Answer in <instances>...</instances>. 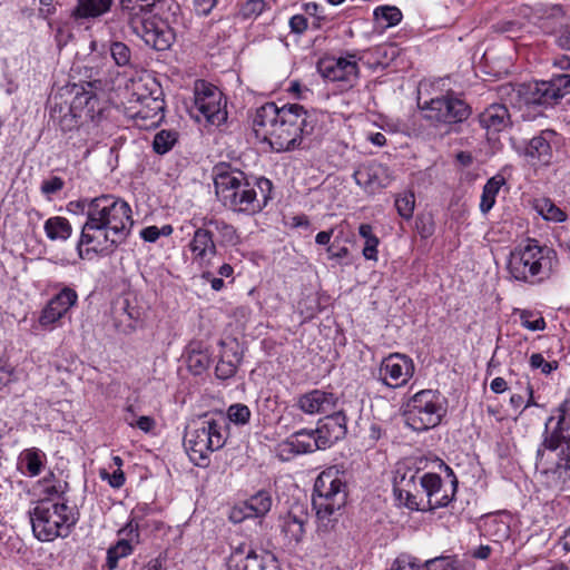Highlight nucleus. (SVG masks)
I'll return each instance as SVG.
<instances>
[{"mask_svg":"<svg viewBox=\"0 0 570 570\" xmlns=\"http://www.w3.org/2000/svg\"><path fill=\"white\" fill-rule=\"evenodd\" d=\"M177 13L178 11H170L167 16L166 13L148 16L142 19L136 30L131 31L153 49L167 50L175 41V32L170 23L175 20Z\"/></svg>","mask_w":570,"mask_h":570,"instance_id":"nucleus-13","label":"nucleus"},{"mask_svg":"<svg viewBox=\"0 0 570 570\" xmlns=\"http://www.w3.org/2000/svg\"><path fill=\"white\" fill-rule=\"evenodd\" d=\"M115 0H77L71 16L76 20H96L111 11Z\"/></svg>","mask_w":570,"mask_h":570,"instance_id":"nucleus-29","label":"nucleus"},{"mask_svg":"<svg viewBox=\"0 0 570 570\" xmlns=\"http://www.w3.org/2000/svg\"><path fill=\"white\" fill-rule=\"evenodd\" d=\"M255 518L266 515L273 504V498L269 492L262 490L246 500Z\"/></svg>","mask_w":570,"mask_h":570,"instance_id":"nucleus-40","label":"nucleus"},{"mask_svg":"<svg viewBox=\"0 0 570 570\" xmlns=\"http://www.w3.org/2000/svg\"><path fill=\"white\" fill-rule=\"evenodd\" d=\"M23 461H26V468L31 476H36L41 472L42 460L39 450L30 449L23 453Z\"/></svg>","mask_w":570,"mask_h":570,"instance_id":"nucleus-51","label":"nucleus"},{"mask_svg":"<svg viewBox=\"0 0 570 570\" xmlns=\"http://www.w3.org/2000/svg\"><path fill=\"white\" fill-rule=\"evenodd\" d=\"M537 209L547 220L563 222L566 219V214L549 199H542L537 205Z\"/></svg>","mask_w":570,"mask_h":570,"instance_id":"nucleus-46","label":"nucleus"},{"mask_svg":"<svg viewBox=\"0 0 570 570\" xmlns=\"http://www.w3.org/2000/svg\"><path fill=\"white\" fill-rule=\"evenodd\" d=\"M548 85L553 98L557 104L566 95L570 94V75H558L548 80Z\"/></svg>","mask_w":570,"mask_h":570,"instance_id":"nucleus-44","label":"nucleus"},{"mask_svg":"<svg viewBox=\"0 0 570 570\" xmlns=\"http://www.w3.org/2000/svg\"><path fill=\"white\" fill-rule=\"evenodd\" d=\"M480 124L488 130L500 132L510 125V114L508 108L501 104L489 106L480 115Z\"/></svg>","mask_w":570,"mask_h":570,"instance_id":"nucleus-32","label":"nucleus"},{"mask_svg":"<svg viewBox=\"0 0 570 570\" xmlns=\"http://www.w3.org/2000/svg\"><path fill=\"white\" fill-rule=\"evenodd\" d=\"M529 362L532 370H540L543 374H550L553 370L557 368V362L546 361L540 353H533L530 356Z\"/></svg>","mask_w":570,"mask_h":570,"instance_id":"nucleus-55","label":"nucleus"},{"mask_svg":"<svg viewBox=\"0 0 570 570\" xmlns=\"http://www.w3.org/2000/svg\"><path fill=\"white\" fill-rule=\"evenodd\" d=\"M374 17L386 21L385 27H393L401 21L402 12L396 7H380L374 10Z\"/></svg>","mask_w":570,"mask_h":570,"instance_id":"nucleus-49","label":"nucleus"},{"mask_svg":"<svg viewBox=\"0 0 570 570\" xmlns=\"http://www.w3.org/2000/svg\"><path fill=\"white\" fill-rule=\"evenodd\" d=\"M415 206V198L412 193H405L403 195H399L395 198V207L399 215L405 219H410L413 215Z\"/></svg>","mask_w":570,"mask_h":570,"instance_id":"nucleus-48","label":"nucleus"},{"mask_svg":"<svg viewBox=\"0 0 570 570\" xmlns=\"http://www.w3.org/2000/svg\"><path fill=\"white\" fill-rule=\"evenodd\" d=\"M226 420L205 416L187 428L184 444L190 460L199 466L206 464L209 453L222 449L227 440Z\"/></svg>","mask_w":570,"mask_h":570,"instance_id":"nucleus-6","label":"nucleus"},{"mask_svg":"<svg viewBox=\"0 0 570 570\" xmlns=\"http://www.w3.org/2000/svg\"><path fill=\"white\" fill-rule=\"evenodd\" d=\"M554 257L553 249L529 240L510 253L508 271L515 281L535 284L549 276Z\"/></svg>","mask_w":570,"mask_h":570,"instance_id":"nucleus-4","label":"nucleus"},{"mask_svg":"<svg viewBox=\"0 0 570 570\" xmlns=\"http://www.w3.org/2000/svg\"><path fill=\"white\" fill-rule=\"evenodd\" d=\"M140 236L145 242L154 243L159 238L157 226H148L140 232Z\"/></svg>","mask_w":570,"mask_h":570,"instance_id":"nucleus-63","label":"nucleus"},{"mask_svg":"<svg viewBox=\"0 0 570 570\" xmlns=\"http://www.w3.org/2000/svg\"><path fill=\"white\" fill-rule=\"evenodd\" d=\"M222 91L206 82L197 81L195 85V107L200 115L212 125H220L227 118V112L222 106Z\"/></svg>","mask_w":570,"mask_h":570,"instance_id":"nucleus-15","label":"nucleus"},{"mask_svg":"<svg viewBox=\"0 0 570 570\" xmlns=\"http://www.w3.org/2000/svg\"><path fill=\"white\" fill-rule=\"evenodd\" d=\"M503 184L504 179L499 176L492 177L487 181L483 187L480 202V209L483 214H487L491 210L495 203V197Z\"/></svg>","mask_w":570,"mask_h":570,"instance_id":"nucleus-39","label":"nucleus"},{"mask_svg":"<svg viewBox=\"0 0 570 570\" xmlns=\"http://www.w3.org/2000/svg\"><path fill=\"white\" fill-rule=\"evenodd\" d=\"M96 100V96L91 91L81 88L77 91L69 107V112L73 118L81 117V110L89 107Z\"/></svg>","mask_w":570,"mask_h":570,"instance_id":"nucleus-45","label":"nucleus"},{"mask_svg":"<svg viewBox=\"0 0 570 570\" xmlns=\"http://www.w3.org/2000/svg\"><path fill=\"white\" fill-rule=\"evenodd\" d=\"M353 177L358 186L373 191L385 185L386 168L379 163L370 161L358 166Z\"/></svg>","mask_w":570,"mask_h":570,"instance_id":"nucleus-28","label":"nucleus"},{"mask_svg":"<svg viewBox=\"0 0 570 570\" xmlns=\"http://www.w3.org/2000/svg\"><path fill=\"white\" fill-rule=\"evenodd\" d=\"M556 137L553 130H543L540 135L533 137L524 149V156L533 165L547 166L552 159L551 141Z\"/></svg>","mask_w":570,"mask_h":570,"instance_id":"nucleus-25","label":"nucleus"},{"mask_svg":"<svg viewBox=\"0 0 570 570\" xmlns=\"http://www.w3.org/2000/svg\"><path fill=\"white\" fill-rule=\"evenodd\" d=\"M338 402V396L332 392L323 390H313L297 400V406L306 414H325L334 411Z\"/></svg>","mask_w":570,"mask_h":570,"instance_id":"nucleus-23","label":"nucleus"},{"mask_svg":"<svg viewBox=\"0 0 570 570\" xmlns=\"http://www.w3.org/2000/svg\"><path fill=\"white\" fill-rule=\"evenodd\" d=\"M137 101L139 102V108L135 114L137 119L149 120L148 126H156L163 120L165 109L163 99L150 94L148 96H139Z\"/></svg>","mask_w":570,"mask_h":570,"instance_id":"nucleus-30","label":"nucleus"},{"mask_svg":"<svg viewBox=\"0 0 570 570\" xmlns=\"http://www.w3.org/2000/svg\"><path fill=\"white\" fill-rule=\"evenodd\" d=\"M519 315L521 325L529 331H543L546 328V321L540 313L530 309H515Z\"/></svg>","mask_w":570,"mask_h":570,"instance_id":"nucleus-43","label":"nucleus"},{"mask_svg":"<svg viewBox=\"0 0 570 570\" xmlns=\"http://www.w3.org/2000/svg\"><path fill=\"white\" fill-rule=\"evenodd\" d=\"M219 361L215 368V374L219 380H227L236 374L237 367L242 361V353L238 351L237 342L220 341Z\"/></svg>","mask_w":570,"mask_h":570,"instance_id":"nucleus-27","label":"nucleus"},{"mask_svg":"<svg viewBox=\"0 0 570 570\" xmlns=\"http://www.w3.org/2000/svg\"><path fill=\"white\" fill-rule=\"evenodd\" d=\"M527 394L529 396L528 401L524 403V399L521 394H513L511 397H510V402L511 404L514 406V407H520V406H524V407H529L531 405L534 404L533 402V390H532V386L530 384H528L527 386Z\"/></svg>","mask_w":570,"mask_h":570,"instance_id":"nucleus-59","label":"nucleus"},{"mask_svg":"<svg viewBox=\"0 0 570 570\" xmlns=\"http://www.w3.org/2000/svg\"><path fill=\"white\" fill-rule=\"evenodd\" d=\"M558 45L563 49L570 50V26H566L560 30Z\"/></svg>","mask_w":570,"mask_h":570,"instance_id":"nucleus-64","label":"nucleus"},{"mask_svg":"<svg viewBox=\"0 0 570 570\" xmlns=\"http://www.w3.org/2000/svg\"><path fill=\"white\" fill-rule=\"evenodd\" d=\"M292 32L303 33L307 28V19L303 14H295L289 19Z\"/></svg>","mask_w":570,"mask_h":570,"instance_id":"nucleus-60","label":"nucleus"},{"mask_svg":"<svg viewBox=\"0 0 570 570\" xmlns=\"http://www.w3.org/2000/svg\"><path fill=\"white\" fill-rule=\"evenodd\" d=\"M320 438L321 446H331L343 439L347 432L346 416L342 411L326 415L321 425L315 430Z\"/></svg>","mask_w":570,"mask_h":570,"instance_id":"nucleus-26","label":"nucleus"},{"mask_svg":"<svg viewBox=\"0 0 570 570\" xmlns=\"http://www.w3.org/2000/svg\"><path fill=\"white\" fill-rule=\"evenodd\" d=\"M210 364V355L207 350H203L200 345L190 346L187 353V366L189 371L199 375L204 373Z\"/></svg>","mask_w":570,"mask_h":570,"instance_id":"nucleus-37","label":"nucleus"},{"mask_svg":"<svg viewBox=\"0 0 570 570\" xmlns=\"http://www.w3.org/2000/svg\"><path fill=\"white\" fill-rule=\"evenodd\" d=\"M570 402L563 403L558 412V421L552 426L554 416L546 422L543 440L537 450V468L546 473L557 474L564 483H570Z\"/></svg>","mask_w":570,"mask_h":570,"instance_id":"nucleus-2","label":"nucleus"},{"mask_svg":"<svg viewBox=\"0 0 570 570\" xmlns=\"http://www.w3.org/2000/svg\"><path fill=\"white\" fill-rule=\"evenodd\" d=\"M202 225L213 230V234L217 233V243L222 246H235L239 243L236 228L223 219L215 216H204L202 217Z\"/></svg>","mask_w":570,"mask_h":570,"instance_id":"nucleus-33","label":"nucleus"},{"mask_svg":"<svg viewBox=\"0 0 570 570\" xmlns=\"http://www.w3.org/2000/svg\"><path fill=\"white\" fill-rule=\"evenodd\" d=\"M132 552L130 542L126 539L119 540L116 544L107 550V567L108 570H114L118 566L121 558L128 557Z\"/></svg>","mask_w":570,"mask_h":570,"instance_id":"nucleus-41","label":"nucleus"},{"mask_svg":"<svg viewBox=\"0 0 570 570\" xmlns=\"http://www.w3.org/2000/svg\"><path fill=\"white\" fill-rule=\"evenodd\" d=\"M313 505L316 509L317 531L328 532L334 528L335 513L346 503V484L336 468L324 470L316 479Z\"/></svg>","mask_w":570,"mask_h":570,"instance_id":"nucleus-3","label":"nucleus"},{"mask_svg":"<svg viewBox=\"0 0 570 570\" xmlns=\"http://www.w3.org/2000/svg\"><path fill=\"white\" fill-rule=\"evenodd\" d=\"M39 489L40 493L45 495L42 500L52 501L53 498H59L67 491L68 483L57 479L56 475L50 472L47 476L39 481Z\"/></svg>","mask_w":570,"mask_h":570,"instance_id":"nucleus-38","label":"nucleus"},{"mask_svg":"<svg viewBox=\"0 0 570 570\" xmlns=\"http://www.w3.org/2000/svg\"><path fill=\"white\" fill-rule=\"evenodd\" d=\"M317 71L330 81H341L352 85L358 77V67L355 55L347 57L323 58L317 62Z\"/></svg>","mask_w":570,"mask_h":570,"instance_id":"nucleus-18","label":"nucleus"},{"mask_svg":"<svg viewBox=\"0 0 570 570\" xmlns=\"http://www.w3.org/2000/svg\"><path fill=\"white\" fill-rule=\"evenodd\" d=\"M320 438L316 431H299L292 435V438L283 444L284 451L291 453H309L320 449Z\"/></svg>","mask_w":570,"mask_h":570,"instance_id":"nucleus-34","label":"nucleus"},{"mask_svg":"<svg viewBox=\"0 0 570 570\" xmlns=\"http://www.w3.org/2000/svg\"><path fill=\"white\" fill-rule=\"evenodd\" d=\"M33 535L41 542H51L69 535L77 518L65 502L40 500L29 511Z\"/></svg>","mask_w":570,"mask_h":570,"instance_id":"nucleus-5","label":"nucleus"},{"mask_svg":"<svg viewBox=\"0 0 570 570\" xmlns=\"http://www.w3.org/2000/svg\"><path fill=\"white\" fill-rule=\"evenodd\" d=\"M88 216L112 230L116 242H125L134 225L129 204L111 195L92 198Z\"/></svg>","mask_w":570,"mask_h":570,"instance_id":"nucleus-8","label":"nucleus"},{"mask_svg":"<svg viewBox=\"0 0 570 570\" xmlns=\"http://www.w3.org/2000/svg\"><path fill=\"white\" fill-rule=\"evenodd\" d=\"M135 320L136 316L134 311L130 309L127 299L122 301L119 306L114 308V322L118 332L124 334L131 333L136 328Z\"/></svg>","mask_w":570,"mask_h":570,"instance_id":"nucleus-35","label":"nucleus"},{"mask_svg":"<svg viewBox=\"0 0 570 570\" xmlns=\"http://www.w3.org/2000/svg\"><path fill=\"white\" fill-rule=\"evenodd\" d=\"M271 191L272 183L267 178L261 177L254 181L245 178L244 184H240L239 189L237 188L224 205L235 212L254 214L266 205Z\"/></svg>","mask_w":570,"mask_h":570,"instance_id":"nucleus-12","label":"nucleus"},{"mask_svg":"<svg viewBox=\"0 0 570 570\" xmlns=\"http://www.w3.org/2000/svg\"><path fill=\"white\" fill-rule=\"evenodd\" d=\"M379 238L376 236L365 240L364 248H363V256L366 259H373L377 261V246H379Z\"/></svg>","mask_w":570,"mask_h":570,"instance_id":"nucleus-58","label":"nucleus"},{"mask_svg":"<svg viewBox=\"0 0 570 570\" xmlns=\"http://www.w3.org/2000/svg\"><path fill=\"white\" fill-rule=\"evenodd\" d=\"M112 230L105 227L96 218L88 216L82 226L80 239L78 242L79 256L82 257L81 246H90L95 253H111L122 242H116L111 235ZM89 248L87 249V252Z\"/></svg>","mask_w":570,"mask_h":570,"instance_id":"nucleus-16","label":"nucleus"},{"mask_svg":"<svg viewBox=\"0 0 570 570\" xmlns=\"http://www.w3.org/2000/svg\"><path fill=\"white\" fill-rule=\"evenodd\" d=\"M90 205H91V199H88V198H83V199H80V200H76V202H70L68 204V209L70 212H81V213H86V215L88 216V213H89V209H90Z\"/></svg>","mask_w":570,"mask_h":570,"instance_id":"nucleus-62","label":"nucleus"},{"mask_svg":"<svg viewBox=\"0 0 570 570\" xmlns=\"http://www.w3.org/2000/svg\"><path fill=\"white\" fill-rule=\"evenodd\" d=\"M170 11H179V4L175 0H118L105 24L112 35H117L126 28L136 30L148 16H167Z\"/></svg>","mask_w":570,"mask_h":570,"instance_id":"nucleus-7","label":"nucleus"},{"mask_svg":"<svg viewBox=\"0 0 570 570\" xmlns=\"http://www.w3.org/2000/svg\"><path fill=\"white\" fill-rule=\"evenodd\" d=\"M228 570H278L273 560L258 556L250 546L240 543L233 548L227 560Z\"/></svg>","mask_w":570,"mask_h":570,"instance_id":"nucleus-20","label":"nucleus"},{"mask_svg":"<svg viewBox=\"0 0 570 570\" xmlns=\"http://www.w3.org/2000/svg\"><path fill=\"white\" fill-rule=\"evenodd\" d=\"M445 414L444 400L440 392L422 390L405 404L406 424L414 431H426L440 424Z\"/></svg>","mask_w":570,"mask_h":570,"instance_id":"nucleus-9","label":"nucleus"},{"mask_svg":"<svg viewBox=\"0 0 570 570\" xmlns=\"http://www.w3.org/2000/svg\"><path fill=\"white\" fill-rule=\"evenodd\" d=\"M414 363L404 354L394 353L385 357L379 368L380 380L389 387H401L413 376Z\"/></svg>","mask_w":570,"mask_h":570,"instance_id":"nucleus-17","label":"nucleus"},{"mask_svg":"<svg viewBox=\"0 0 570 570\" xmlns=\"http://www.w3.org/2000/svg\"><path fill=\"white\" fill-rule=\"evenodd\" d=\"M307 520V513L301 512L299 514H295L293 511L279 518L281 531L289 543H298L302 541Z\"/></svg>","mask_w":570,"mask_h":570,"instance_id":"nucleus-31","label":"nucleus"},{"mask_svg":"<svg viewBox=\"0 0 570 570\" xmlns=\"http://www.w3.org/2000/svg\"><path fill=\"white\" fill-rule=\"evenodd\" d=\"M45 232L51 240H67L72 233V227L67 218L55 216L46 220Z\"/></svg>","mask_w":570,"mask_h":570,"instance_id":"nucleus-36","label":"nucleus"},{"mask_svg":"<svg viewBox=\"0 0 570 570\" xmlns=\"http://www.w3.org/2000/svg\"><path fill=\"white\" fill-rule=\"evenodd\" d=\"M178 132L175 130L163 129L158 131L153 140L154 151L158 155H165L177 142Z\"/></svg>","mask_w":570,"mask_h":570,"instance_id":"nucleus-42","label":"nucleus"},{"mask_svg":"<svg viewBox=\"0 0 570 570\" xmlns=\"http://www.w3.org/2000/svg\"><path fill=\"white\" fill-rule=\"evenodd\" d=\"M426 570H454L455 560L454 558L446 557H438L425 561Z\"/></svg>","mask_w":570,"mask_h":570,"instance_id":"nucleus-56","label":"nucleus"},{"mask_svg":"<svg viewBox=\"0 0 570 570\" xmlns=\"http://www.w3.org/2000/svg\"><path fill=\"white\" fill-rule=\"evenodd\" d=\"M420 468L411 459L396 464L393 478V491L400 503L416 511H424V489L419 476Z\"/></svg>","mask_w":570,"mask_h":570,"instance_id":"nucleus-10","label":"nucleus"},{"mask_svg":"<svg viewBox=\"0 0 570 570\" xmlns=\"http://www.w3.org/2000/svg\"><path fill=\"white\" fill-rule=\"evenodd\" d=\"M420 481L424 489L425 510H435L448 505L456 491L458 481L455 478L452 481L451 494L443 490L442 479L439 474L425 473L420 478Z\"/></svg>","mask_w":570,"mask_h":570,"instance_id":"nucleus-21","label":"nucleus"},{"mask_svg":"<svg viewBox=\"0 0 570 570\" xmlns=\"http://www.w3.org/2000/svg\"><path fill=\"white\" fill-rule=\"evenodd\" d=\"M255 518L247 501H243L230 509L229 520L233 523H240L245 519Z\"/></svg>","mask_w":570,"mask_h":570,"instance_id":"nucleus-53","label":"nucleus"},{"mask_svg":"<svg viewBox=\"0 0 570 570\" xmlns=\"http://www.w3.org/2000/svg\"><path fill=\"white\" fill-rule=\"evenodd\" d=\"M127 415L125 416V421L132 428H138L139 430L148 433L155 428V420L151 416L142 415L139 416L136 421H134L135 413L131 405L126 409Z\"/></svg>","mask_w":570,"mask_h":570,"instance_id":"nucleus-47","label":"nucleus"},{"mask_svg":"<svg viewBox=\"0 0 570 570\" xmlns=\"http://www.w3.org/2000/svg\"><path fill=\"white\" fill-rule=\"evenodd\" d=\"M214 185L216 195L223 204L232 197V194L244 184L245 174L239 169L232 168L228 164H218L214 167Z\"/></svg>","mask_w":570,"mask_h":570,"instance_id":"nucleus-22","label":"nucleus"},{"mask_svg":"<svg viewBox=\"0 0 570 570\" xmlns=\"http://www.w3.org/2000/svg\"><path fill=\"white\" fill-rule=\"evenodd\" d=\"M110 53L116 65L125 67L130 63L131 52L129 47L120 41H115L110 45Z\"/></svg>","mask_w":570,"mask_h":570,"instance_id":"nucleus-50","label":"nucleus"},{"mask_svg":"<svg viewBox=\"0 0 570 570\" xmlns=\"http://www.w3.org/2000/svg\"><path fill=\"white\" fill-rule=\"evenodd\" d=\"M63 186H65V181L62 180V178H60L58 176H53V177L42 181L41 191L45 195L55 194V193L61 190L63 188Z\"/></svg>","mask_w":570,"mask_h":570,"instance_id":"nucleus-57","label":"nucleus"},{"mask_svg":"<svg viewBox=\"0 0 570 570\" xmlns=\"http://www.w3.org/2000/svg\"><path fill=\"white\" fill-rule=\"evenodd\" d=\"M215 4L216 0H194L195 11L200 16H207Z\"/></svg>","mask_w":570,"mask_h":570,"instance_id":"nucleus-61","label":"nucleus"},{"mask_svg":"<svg viewBox=\"0 0 570 570\" xmlns=\"http://www.w3.org/2000/svg\"><path fill=\"white\" fill-rule=\"evenodd\" d=\"M227 417L235 424H246L250 417V410L245 404H233L227 410Z\"/></svg>","mask_w":570,"mask_h":570,"instance_id":"nucleus-52","label":"nucleus"},{"mask_svg":"<svg viewBox=\"0 0 570 570\" xmlns=\"http://www.w3.org/2000/svg\"><path fill=\"white\" fill-rule=\"evenodd\" d=\"M255 518L247 501H243L230 509L229 520L233 523H240L245 519Z\"/></svg>","mask_w":570,"mask_h":570,"instance_id":"nucleus-54","label":"nucleus"},{"mask_svg":"<svg viewBox=\"0 0 570 570\" xmlns=\"http://www.w3.org/2000/svg\"><path fill=\"white\" fill-rule=\"evenodd\" d=\"M78 295L72 288L60 291L42 311L39 323L42 326L52 325L60 320L77 302Z\"/></svg>","mask_w":570,"mask_h":570,"instance_id":"nucleus-24","label":"nucleus"},{"mask_svg":"<svg viewBox=\"0 0 570 570\" xmlns=\"http://www.w3.org/2000/svg\"><path fill=\"white\" fill-rule=\"evenodd\" d=\"M314 127L313 116L298 104L278 108L274 102H266L256 109L253 118L255 136L277 153L304 148Z\"/></svg>","mask_w":570,"mask_h":570,"instance_id":"nucleus-1","label":"nucleus"},{"mask_svg":"<svg viewBox=\"0 0 570 570\" xmlns=\"http://www.w3.org/2000/svg\"><path fill=\"white\" fill-rule=\"evenodd\" d=\"M420 107L423 117L436 126L463 122L471 115L470 106L452 94L432 98Z\"/></svg>","mask_w":570,"mask_h":570,"instance_id":"nucleus-11","label":"nucleus"},{"mask_svg":"<svg viewBox=\"0 0 570 570\" xmlns=\"http://www.w3.org/2000/svg\"><path fill=\"white\" fill-rule=\"evenodd\" d=\"M194 223L196 227L194 236L188 245L191 253V261L200 267H208L212 259L217 255V243L214 240L213 230H209L205 225Z\"/></svg>","mask_w":570,"mask_h":570,"instance_id":"nucleus-19","label":"nucleus"},{"mask_svg":"<svg viewBox=\"0 0 570 570\" xmlns=\"http://www.w3.org/2000/svg\"><path fill=\"white\" fill-rule=\"evenodd\" d=\"M499 95L511 105L519 108L523 106H552L554 105L548 81L528 83H504L499 88Z\"/></svg>","mask_w":570,"mask_h":570,"instance_id":"nucleus-14","label":"nucleus"}]
</instances>
